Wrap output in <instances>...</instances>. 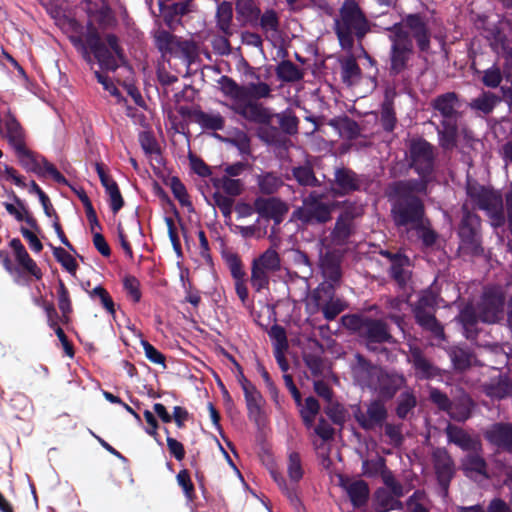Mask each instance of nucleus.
Returning <instances> with one entry per match:
<instances>
[{"label":"nucleus","mask_w":512,"mask_h":512,"mask_svg":"<svg viewBox=\"0 0 512 512\" xmlns=\"http://www.w3.org/2000/svg\"><path fill=\"white\" fill-rule=\"evenodd\" d=\"M89 295L91 298H98L102 307L112 316L115 315V303L109 292L103 286H96L89 292Z\"/></svg>","instance_id":"8fccbe9b"},{"label":"nucleus","mask_w":512,"mask_h":512,"mask_svg":"<svg viewBox=\"0 0 512 512\" xmlns=\"http://www.w3.org/2000/svg\"><path fill=\"white\" fill-rule=\"evenodd\" d=\"M360 77V68L353 58H347L342 62V78L348 85L355 84Z\"/></svg>","instance_id":"09e8293b"},{"label":"nucleus","mask_w":512,"mask_h":512,"mask_svg":"<svg viewBox=\"0 0 512 512\" xmlns=\"http://www.w3.org/2000/svg\"><path fill=\"white\" fill-rule=\"evenodd\" d=\"M504 295L499 288H490L485 290L477 308L468 306L460 313V320L464 327L474 325L477 320L485 323H496L504 316Z\"/></svg>","instance_id":"39448f33"},{"label":"nucleus","mask_w":512,"mask_h":512,"mask_svg":"<svg viewBox=\"0 0 512 512\" xmlns=\"http://www.w3.org/2000/svg\"><path fill=\"white\" fill-rule=\"evenodd\" d=\"M415 317L417 322L426 329L431 330L436 336H441L443 331L441 326L436 321L435 317L430 311L425 309L416 308Z\"/></svg>","instance_id":"ea45409f"},{"label":"nucleus","mask_w":512,"mask_h":512,"mask_svg":"<svg viewBox=\"0 0 512 512\" xmlns=\"http://www.w3.org/2000/svg\"><path fill=\"white\" fill-rule=\"evenodd\" d=\"M405 26L411 31L419 48L425 51L429 48L430 36L422 18L416 14H410L404 20Z\"/></svg>","instance_id":"4be33fe9"},{"label":"nucleus","mask_w":512,"mask_h":512,"mask_svg":"<svg viewBox=\"0 0 512 512\" xmlns=\"http://www.w3.org/2000/svg\"><path fill=\"white\" fill-rule=\"evenodd\" d=\"M353 216L348 212L343 213L337 220L334 231L332 233L333 240L337 244L344 243L352 233L353 225H352Z\"/></svg>","instance_id":"f704fd0d"},{"label":"nucleus","mask_w":512,"mask_h":512,"mask_svg":"<svg viewBox=\"0 0 512 512\" xmlns=\"http://www.w3.org/2000/svg\"><path fill=\"white\" fill-rule=\"evenodd\" d=\"M487 440L500 448L512 452V425L495 424L485 432Z\"/></svg>","instance_id":"412c9836"},{"label":"nucleus","mask_w":512,"mask_h":512,"mask_svg":"<svg viewBox=\"0 0 512 512\" xmlns=\"http://www.w3.org/2000/svg\"><path fill=\"white\" fill-rule=\"evenodd\" d=\"M53 256L61 266L70 274H75L78 269V263L75 258L62 247H52Z\"/></svg>","instance_id":"c03bdc74"},{"label":"nucleus","mask_w":512,"mask_h":512,"mask_svg":"<svg viewBox=\"0 0 512 512\" xmlns=\"http://www.w3.org/2000/svg\"><path fill=\"white\" fill-rule=\"evenodd\" d=\"M269 272L259 268L254 263L252 264L251 271V285L256 291H261L264 288H267L269 284Z\"/></svg>","instance_id":"052dcab7"},{"label":"nucleus","mask_w":512,"mask_h":512,"mask_svg":"<svg viewBox=\"0 0 512 512\" xmlns=\"http://www.w3.org/2000/svg\"><path fill=\"white\" fill-rule=\"evenodd\" d=\"M287 474L292 482H298L302 479L304 470L299 453L292 451L288 454Z\"/></svg>","instance_id":"79ce46f5"},{"label":"nucleus","mask_w":512,"mask_h":512,"mask_svg":"<svg viewBox=\"0 0 512 512\" xmlns=\"http://www.w3.org/2000/svg\"><path fill=\"white\" fill-rule=\"evenodd\" d=\"M0 137L7 141L13 151L27 144V132L10 109L4 114Z\"/></svg>","instance_id":"4468645a"},{"label":"nucleus","mask_w":512,"mask_h":512,"mask_svg":"<svg viewBox=\"0 0 512 512\" xmlns=\"http://www.w3.org/2000/svg\"><path fill=\"white\" fill-rule=\"evenodd\" d=\"M233 16L232 4L227 1H223L218 5L217 8V23L219 28L224 33H229Z\"/></svg>","instance_id":"37998d69"},{"label":"nucleus","mask_w":512,"mask_h":512,"mask_svg":"<svg viewBox=\"0 0 512 512\" xmlns=\"http://www.w3.org/2000/svg\"><path fill=\"white\" fill-rule=\"evenodd\" d=\"M320 411L319 402L314 397H308L305 399V403L300 410L303 423L307 428H312L316 416Z\"/></svg>","instance_id":"58836bf2"},{"label":"nucleus","mask_w":512,"mask_h":512,"mask_svg":"<svg viewBox=\"0 0 512 512\" xmlns=\"http://www.w3.org/2000/svg\"><path fill=\"white\" fill-rule=\"evenodd\" d=\"M259 268L271 273L280 269V258L273 249L266 250L259 258L253 261Z\"/></svg>","instance_id":"4c0bfd02"},{"label":"nucleus","mask_w":512,"mask_h":512,"mask_svg":"<svg viewBox=\"0 0 512 512\" xmlns=\"http://www.w3.org/2000/svg\"><path fill=\"white\" fill-rule=\"evenodd\" d=\"M237 19L243 23L254 24L260 15V8L254 0H235Z\"/></svg>","instance_id":"cd10ccee"},{"label":"nucleus","mask_w":512,"mask_h":512,"mask_svg":"<svg viewBox=\"0 0 512 512\" xmlns=\"http://www.w3.org/2000/svg\"><path fill=\"white\" fill-rule=\"evenodd\" d=\"M218 188L222 189L229 196H237L243 189V183L239 179H233L228 176H222L216 180L215 184Z\"/></svg>","instance_id":"864d4df0"},{"label":"nucleus","mask_w":512,"mask_h":512,"mask_svg":"<svg viewBox=\"0 0 512 512\" xmlns=\"http://www.w3.org/2000/svg\"><path fill=\"white\" fill-rule=\"evenodd\" d=\"M241 385L249 413L258 414L263 403L261 394L257 391L255 386L246 379L241 382Z\"/></svg>","instance_id":"473e14b6"},{"label":"nucleus","mask_w":512,"mask_h":512,"mask_svg":"<svg viewBox=\"0 0 512 512\" xmlns=\"http://www.w3.org/2000/svg\"><path fill=\"white\" fill-rule=\"evenodd\" d=\"M446 434L450 442L458 445L464 450H471L475 448V442L472 438L457 426L449 424L446 428Z\"/></svg>","instance_id":"c9c22d12"},{"label":"nucleus","mask_w":512,"mask_h":512,"mask_svg":"<svg viewBox=\"0 0 512 512\" xmlns=\"http://www.w3.org/2000/svg\"><path fill=\"white\" fill-rule=\"evenodd\" d=\"M295 179L301 185L312 186L316 182V178L309 166H299L293 169Z\"/></svg>","instance_id":"0e129e2a"},{"label":"nucleus","mask_w":512,"mask_h":512,"mask_svg":"<svg viewBox=\"0 0 512 512\" xmlns=\"http://www.w3.org/2000/svg\"><path fill=\"white\" fill-rule=\"evenodd\" d=\"M432 106L442 116V123L457 122L460 117L455 93L449 92L438 96L433 100Z\"/></svg>","instance_id":"f3484780"},{"label":"nucleus","mask_w":512,"mask_h":512,"mask_svg":"<svg viewBox=\"0 0 512 512\" xmlns=\"http://www.w3.org/2000/svg\"><path fill=\"white\" fill-rule=\"evenodd\" d=\"M194 123L213 130H218L223 127V119L218 114H206L194 110Z\"/></svg>","instance_id":"49530a36"},{"label":"nucleus","mask_w":512,"mask_h":512,"mask_svg":"<svg viewBox=\"0 0 512 512\" xmlns=\"http://www.w3.org/2000/svg\"><path fill=\"white\" fill-rule=\"evenodd\" d=\"M467 194L480 209L487 211L493 226H500L504 223L502 198L497 192L476 183H469Z\"/></svg>","instance_id":"1a4fd4ad"},{"label":"nucleus","mask_w":512,"mask_h":512,"mask_svg":"<svg viewBox=\"0 0 512 512\" xmlns=\"http://www.w3.org/2000/svg\"><path fill=\"white\" fill-rule=\"evenodd\" d=\"M497 101L498 99L494 94L490 92H484L470 103V107L472 109L488 114L493 110Z\"/></svg>","instance_id":"de8ad7c7"},{"label":"nucleus","mask_w":512,"mask_h":512,"mask_svg":"<svg viewBox=\"0 0 512 512\" xmlns=\"http://www.w3.org/2000/svg\"><path fill=\"white\" fill-rule=\"evenodd\" d=\"M442 127L438 130L440 144L445 149H451L456 144L457 122L441 123Z\"/></svg>","instance_id":"a19ab883"},{"label":"nucleus","mask_w":512,"mask_h":512,"mask_svg":"<svg viewBox=\"0 0 512 512\" xmlns=\"http://www.w3.org/2000/svg\"><path fill=\"white\" fill-rule=\"evenodd\" d=\"M9 246L13 249L15 259L19 266L28 273L35 277L37 280L41 279L43 274L37 263L30 257L26 248L22 244L19 238H13Z\"/></svg>","instance_id":"6ab92c4d"},{"label":"nucleus","mask_w":512,"mask_h":512,"mask_svg":"<svg viewBox=\"0 0 512 512\" xmlns=\"http://www.w3.org/2000/svg\"><path fill=\"white\" fill-rule=\"evenodd\" d=\"M107 45L102 41L101 35L92 21L87 22V42L93 57L100 68L105 71H116L121 63L125 62L124 50L119 44L115 34H107Z\"/></svg>","instance_id":"20e7f679"},{"label":"nucleus","mask_w":512,"mask_h":512,"mask_svg":"<svg viewBox=\"0 0 512 512\" xmlns=\"http://www.w3.org/2000/svg\"><path fill=\"white\" fill-rule=\"evenodd\" d=\"M58 308L62 313L63 325L71 322V314L73 312L72 300L68 288L62 279H58L57 287Z\"/></svg>","instance_id":"c85d7f7f"},{"label":"nucleus","mask_w":512,"mask_h":512,"mask_svg":"<svg viewBox=\"0 0 512 512\" xmlns=\"http://www.w3.org/2000/svg\"><path fill=\"white\" fill-rule=\"evenodd\" d=\"M463 216L458 229L460 238L459 249L466 254L477 255L482 252L479 235L480 219L468 211L466 205L462 208Z\"/></svg>","instance_id":"9b49d317"},{"label":"nucleus","mask_w":512,"mask_h":512,"mask_svg":"<svg viewBox=\"0 0 512 512\" xmlns=\"http://www.w3.org/2000/svg\"><path fill=\"white\" fill-rule=\"evenodd\" d=\"M370 30L369 22L354 0H346L335 19V32L343 49L350 50L355 39L361 40Z\"/></svg>","instance_id":"f03ea898"},{"label":"nucleus","mask_w":512,"mask_h":512,"mask_svg":"<svg viewBox=\"0 0 512 512\" xmlns=\"http://www.w3.org/2000/svg\"><path fill=\"white\" fill-rule=\"evenodd\" d=\"M43 165L47 173L52 177V179L61 185L68 186L74 194L78 197V199L82 202L85 199L89 198L86 191L82 186L72 185L58 170L57 168L50 163L46 158H42Z\"/></svg>","instance_id":"7c9ffc66"},{"label":"nucleus","mask_w":512,"mask_h":512,"mask_svg":"<svg viewBox=\"0 0 512 512\" xmlns=\"http://www.w3.org/2000/svg\"><path fill=\"white\" fill-rule=\"evenodd\" d=\"M174 98L175 113L169 116L173 129L171 142L180 157L187 155L189 168L192 171V148L189 129L192 122V86L185 85L180 92L174 95Z\"/></svg>","instance_id":"f257e3e1"},{"label":"nucleus","mask_w":512,"mask_h":512,"mask_svg":"<svg viewBox=\"0 0 512 512\" xmlns=\"http://www.w3.org/2000/svg\"><path fill=\"white\" fill-rule=\"evenodd\" d=\"M410 153L412 166L424 181L420 183H400L399 187L404 191L424 193L426 192V179L432 172L433 152L432 146L424 140H414L411 142Z\"/></svg>","instance_id":"6e6552de"},{"label":"nucleus","mask_w":512,"mask_h":512,"mask_svg":"<svg viewBox=\"0 0 512 512\" xmlns=\"http://www.w3.org/2000/svg\"><path fill=\"white\" fill-rule=\"evenodd\" d=\"M464 469L470 473L485 474V461L477 454H469L463 461Z\"/></svg>","instance_id":"680f3d73"},{"label":"nucleus","mask_w":512,"mask_h":512,"mask_svg":"<svg viewBox=\"0 0 512 512\" xmlns=\"http://www.w3.org/2000/svg\"><path fill=\"white\" fill-rule=\"evenodd\" d=\"M7 212L14 216L17 221H25L26 224L33 229L35 232L40 231L39 224L32 214L24 215L20 210L16 208V205L11 203H4Z\"/></svg>","instance_id":"13d9d810"},{"label":"nucleus","mask_w":512,"mask_h":512,"mask_svg":"<svg viewBox=\"0 0 512 512\" xmlns=\"http://www.w3.org/2000/svg\"><path fill=\"white\" fill-rule=\"evenodd\" d=\"M472 402L467 395H462L450 403L447 413L456 421H465L470 417Z\"/></svg>","instance_id":"2f4dec72"},{"label":"nucleus","mask_w":512,"mask_h":512,"mask_svg":"<svg viewBox=\"0 0 512 512\" xmlns=\"http://www.w3.org/2000/svg\"><path fill=\"white\" fill-rule=\"evenodd\" d=\"M321 269L326 278L338 281L341 277L340 261L334 254H326L321 259Z\"/></svg>","instance_id":"e433bc0d"},{"label":"nucleus","mask_w":512,"mask_h":512,"mask_svg":"<svg viewBox=\"0 0 512 512\" xmlns=\"http://www.w3.org/2000/svg\"><path fill=\"white\" fill-rule=\"evenodd\" d=\"M394 220L398 226L410 227L414 230L424 245L431 246L436 240V234L424 222L422 202L414 197L408 198L393 208Z\"/></svg>","instance_id":"423d86ee"},{"label":"nucleus","mask_w":512,"mask_h":512,"mask_svg":"<svg viewBox=\"0 0 512 512\" xmlns=\"http://www.w3.org/2000/svg\"><path fill=\"white\" fill-rule=\"evenodd\" d=\"M314 433L320 438V440L313 441L315 449L319 454L323 456L327 455L328 448L325 443L333 438L334 429L325 419L321 418L314 427Z\"/></svg>","instance_id":"c756f323"},{"label":"nucleus","mask_w":512,"mask_h":512,"mask_svg":"<svg viewBox=\"0 0 512 512\" xmlns=\"http://www.w3.org/2000/svg\"><path fill=\"white\" fill-rule=\"evenodd\" d=\"M106 193L109 195V204L114 214L118 213L124 206V199L121 195L118 184H111L107 187Z\"/></svg>","instance_id":"e2e57ef3"},{"label":"nucleus","mask_w":512,"mask_h":512,"mask_svg":"<svg viewBox=\"0 0 512 512\" xmlns=\"http://www.w3.org/2000/svg\"><path fill=\"white\" fill-rule=\"evenodd\" d=\"M243 102L256 103L254 100L268 98L271 95V88L264 82L248 83L243 86Z\"/></svg>","instance_id":"72a5a7b5"},{"label":"nucleus","mask_w":512,"mask_h":512,"mask_svg":"<svg viewBox=\"0 0 512 512\" xmlns=\"http://www.w3.org/2000/svg\"><path fill=\"white\" fill-rule=\"evenodd\" d=\"M332 208L315 194L304 199L301 207L293 212V218L305 224H321L331 219Z\"/></svg>","instance_id":"f8f14e48"},{"label":"nucleus","mask_w":512,"mask_h":512,"mask_svg":"<svg viewBox=\"0 0 512 512\" xmlns=\"http://www.w3.org/2000/svg\"><path fill=\"white\" fill-rule=\"evenodd\" d=\"M434 465L442 484L449 482L454 473L453 462L445 450L437 449L433 453Z\"/></svg>","instance_id":"a878e982"},{"label":"nucleus","mask_w":512,"mask_h":512,"mask_svg":"<svg viewBox=\"0 0 512 512\" xmlns=\"http://www.w3.org/2000/svg\"><path fill=\"white\" fill-rule=\"evenodd\" d=\"M335 182L338 186L336 193L340 195L359 190L363 187V179L348 169H339L335 173Z\"/></svg>","instance_id":"5701e85b"},{"label":"nucleus","mask_w":512,"mask_h":512,"mask_svg":"<svg viewBox=\"0 0 512 512\" xmlns=\"http://www.w3.org/2000/svg\"><path fill=\"white\" fill-rule=\"evenodd\" d=\"M275 117L278 119L281 129L285 133L294 134L297 132L298 119L291 111L286 110L276 114Z\"/></svg>","instance_id":"5fc2aeb1"},{"label":"nucleus","mask_w":512,"mask_h":512,"mask_svg":"<svg viewBox=\"0 0 512 512\" xmlns=\"http://www.w3.org/2000/svg\"><path fill=\"white\" fill-rule=\"evenodd\" d=\"M342 486L355 507H361L367 502L369 490L364 481L343 480Z\"/></svg>","instance_id":"393cba45"},{"label":"nucleus","mask_w":512,"mask_h":512,"mask_svg":"<svg viewBox=\"0 0 512 512\" xmlns=\"http://www.w3.org/2000/svg\"><path fill=\"white\" fill-rule=\"evenodd\" d=\"M177 268L179 270V280L185 293L184 301L192 304V281L190 278V269L180 260L177 261Z\"/></svg>","instance_id":"603ef678"},{"label":"nucleus","mask_w":512,"mask_h":512,"mask_svg":"<svg viewBox=\"0 0 512 512\" xmlns=\"http://www.w3.org/2000/svg\"><path fill=\"white\" fill-rule=\"evenodd\" d=\"M354 417L363 429L371 430L383 424L387 417V410L382 402L373 401L367 406L366 411L357 408L354 411Z\"/></svg>","instance_id":"2eb2a0df"},{"label":"nucleus","mask_w":512,"mask_h":512,"mask_svg":"<svg viewBox=\"0 0 512 512\" xmlns=\"http://www.w3.org/2000/svg\"><path fill=\"white\" fill-rule=\"evenodd\" d=\"M363 333L368 338L369 344L385 342L390 339L386 325L379 320H368L363 324Z\"/></svg>","instance_id":"bb28decb"},{"label":"nucleus","mask_w":512,"mask_h":512,"mask_svg":"<svg viewBox=\"0 0 512 512\" xmlns=\"http://www.w3.org/2000/svg\"><path fill=\"white\" fill-rule=\"evenodd\" d=\"M257 22L268 41L276 42L280 39V20L275 10H265L262 15H259Z\"/></svg>","instance_id":"aec40b11"},{"label":"nucleus","mask_w":512,"mask_h":512,"mask_svg":"<svg viewBox=\"0 0 512 512\" xmlns=\"http://www.w3.org/2000/svg\"><path fill=\"white\" fill-rule=\"evenodd\" d=\"M70 41L73 46L80 52L82 58L89 64L91 67L93 66V52L91 51L89 44L87 42V31L84 36H71Z\"/></svg>","instance_id":"6e6d98bb"},{"label":"nucleus","mask_w":512,"mask_h":512,"mask_svg":"<svg viewBox=\"0 0 512 512\" xmlns=\"http://www.w3.org/2000/svg\"><path fill=\"white\" fill-rule=\"evenodd\" d=\"M254 205L257 213L273 219L275 224L281 223L289 210L287 204L277 198H258Z\"/></svg>","instance_id":"a211bd4d"},{"label":"nucleus","mask_w":512,"mask_h":512,"mask_svg":"<svg viewBox=\"0 0 512 512\" xmlns=\"http://www.w3.org/2000/svg\"><path fill=\"white\" fill-rule=\"evenodd\" d=\"M155 41L161 52L179 53L187 67H190L192 64V40H177L170 32L160 30L155 36Z\"/></svg>","instance_id":"ddd939ff"},{"label":"nucleus","mask_w":512,"mask_h":512,"mask_svg":"<svg viewBox=\"0 0 512 512\" xmlns=\"http://www.w3.org/2000/svg\"><path fill=\"white\" fill-rule=\"evenodd\" d=\"M392 267L391 273L392 276L400 283L404 282L407 278L406 272L403 269V266L409 264V259L405 256H394L392 258Z\"/></svg>","instance_id":"69168bd1"},{"label":"nucleus","mask_w":512,"mask_h":512,"mask_svg":"<svg viewBox=\"0 0 512 512\" xmlns=\"http://www.w3.org/2000/svg\"><path fill=\"white\" fill-rule=\"evenodd\" d=\"M277 76L286 82L297 81L302 77L297 66L290 61H283L278 65Z\"/></svg>","instance_id":"3c124183"},{"label":"nucleus","mask_w":512,"mask_h":512,"mask_svg":"<svg viewBox=\"0 0 512 512\" xmlns=\"http://www.w3.org/2000/svg\"><path fill=\"white\" fill-rule=\"evenodd\" d=\"M221 91L234 100V108L237 113L249 121L260 124H270L273 115L270 111L258 103L243 102V86H238L228 77H222L220 82Z\"/></svg>","instance_id":"0eeeda50"},{"label":"nucleus","mask_w":512,"mask_h":512,"mask_svg":"<svg viewBox=\"0 0 512 512\" xmlns=\"http://www.w3.org/2000/svg\"><path fill=\"white\" fill-rule=\"evenodd\" d=\"M282 184V179L274 173H265L258 177L259 188L264 194H273L282 186Z\"/></svg>","instance_id":"a18cd8bd"},{"label":"nucleus","mask_w":512,"mask_h":512,"mask_svg":"<svg viewBox=\"0 0 512 512\" xmlns=\"http://www.w3.org/2000/svg\"><path fill=\"white\" fill-rule=\"evenodd\" d=\"M408 361L413 365L418 378L426 379L436 375L435 367L423 356L419 348L410 346Z\"/></svg>","instance_id":"b1692460"},{"label":"nucleus","mask_w":512,"mask_h":512,"mask_svg":"<svg viewBox=\"0 0 512 512\" xmlns=\"http://www.w3.org/2000/svg\"><path fill=\"white\" fill-rule=\"evenodd\" d=\"M87 12L90 16H96V20L99 26L102 28L112 27L115 24V18L113 16L112 10L107 5H103L95 12L91 9H89Z\"/></svg>","instance_id":"4d7b16f0"},{"label":"nucleus","mask_w":512,"mask_h":512,"mask_svg":"<svg viewBox=\"0 0 512 512\" xmlns=\"http://www.w3.org/2000/svg\"><path fill=\"white\" fill-rule=\"evenodd\" d=\"M14 154L18 160L19 165L26 171L34 173L40 177L48 174L44 168L42 158H45L42 155L32 151L27 144L18 147L14 150Z\"/></svg>","instance_id":"dca6fc26"},{"label":"nucleus","mask_w":512,"mask_h":512,"mask_svg":"<svg viewBox=\"0 0 512 512\" xmlns=\"http://www.w3.org/2000/svg\"><path fill=\"white\" fill-rule=\"evenodd\" d=\"M107 45L102 41L101 35L92 21L87 22V42L93 57L100 68L105 71H116L121 63L125 62L124 50L119 44L115 34H107Z\"/></svg>","instance_id":"7ed1b4c3"},{"label":"nucleus","mask_w":512,"mask_h":512,"mask_svg":"<svg viewBox=\"0 0 512 512\" xmlns=\"http://www.w3.org/2000/svg\"><path fill=\"white\" fill-rule=\"evenodd\" d=\"M123 288L126 291L128 297L134 303H138L141 300L142 293L140 291V282L135 276H125L123 279Z\"/></svg>","instance_id":"bf43d9fd"},{"label":"nucleus","mask_w":512,"mask_h":512,"mask_svg":"<svg viewBox=\"0 0 512 512\" xmlns=\"http://www.w3.org/2000/svg\"><path fill=\"white\" fill-rule=\"evenodd\" d=\"M171 190L182 206H190L189 195L183 183L177 177L171 178Z\"/></svg>","instance_id":"338daca9"},{"label":"nucleus","mask_w":512,"mask_h":512,"mask_svg":"<svg viewBox=\"0 0 512 512\" xmlns=\"http://www.w3.org/2000/svg\"><path fill=\"white\" fill-rule=\"evenodd\" d=\"M389 39L392 42L390 60L391 70L399 73L407 66L413 53V43L408 31L401 24H395L389 29Z\"/></svg>","instance_id":"9d476101"},{"label":"nucleus","mask_w":512,"mask_h":512,"mask_svg":"<svg viewBox=\"0 0 512 512\" xmlns=\"http://www.w3.org/2000/svg\"><path fill=\"white\" fill-rule=\"evenodd\" d=\"M139 142L146 154L152 155L159 153L158 143L151 132H141L139 135Z\"/></svg>","instance_id":"774afa93"}]
</instances>
